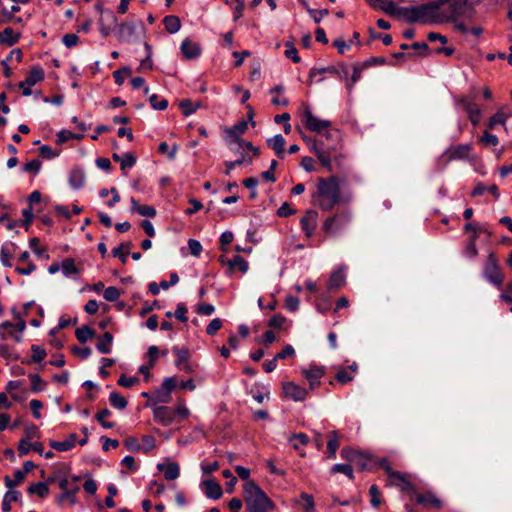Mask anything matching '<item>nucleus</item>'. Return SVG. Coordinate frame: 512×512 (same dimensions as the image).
Returning <instances> with one entry per match:
<instances>
[{
	"label": "nucleus",
	"mask_w": 512,
	"mask_h": 512,
	"mask_svg": "<svg viewBox=\"0 0 512 512\" xmlns=\"http://www.w3.org/2000/svg\"><path fill=\"white\" fill-rule=\"evenodd\" d=\"M172 351H173V353L177 357V360H176V363H175L176 366H180L183 363H187L188 356H189V352H188L187 348H185V347L180 348L178 346H174L172 348Z\"/></svg>",
	"instance_id": "nucleus-52"
},
{
	"label": "nucleus",
	"mask_w": 512,
	"mask_h": 512,
	"mask_svg": "<svg viewBox=\"0 0 512 512\" xmlns=\"http://www.w3.org/2000/svg\"><path fill=\"white\" fill-rule=\"evenodd\" d=\"M298 503L302 506L304 512H315V503L312 495L302 492Z\"/></svg>",
	"instance_id": "nucleus-40"
},
{
	"label": "nucleus",
	"mask_w": 512,
	"mask_h": 512,
	"mask_svg": "<svg viewBox=\"0 0 512 512\" xmlns=\"http://www.w3.org/2000/svg\"><path fill=\"white\" fill-rule=\"evenodd\" d=\"M76 338L80 343H86L94 337V331L89 326H82L76 330Z\"/></svg>",
	"instance_id": "nucleus-46"
},
{
	"label": "nucleus",
	"mask_w": 512,
	"mask_h": 512,
	"mask_svg": "<svg viewBox=\"0 0 512 512\" xmlns=\"http://www.w3.org/2000/svg\"><path fill=\"white\" fill-rule=\"evenodd\" d=\"M361 453L362 452L354 450L350 447H344L342 448L340 455L344 460H347L348 462L353 464L354 461L360 459Z\"/></svg>",
	"instance_id": "nucleus-50"
},
{
	"label": "nucleus",
	"mask_w": 512,
	"mask_h": 512,
	"mask_svg": "<svg viewBox=\"0 0 512 512\" xmlns=\"http://www.w3.org/2000/svg\"><path fill=\"white\" fill-rule=\"evenodd\" d=\"M181 52L186 59H195L201 54V47L198 43L186 38L181 43Z\"/></svg>",
	"instance_id": "nucleus-18"
},
{
	"label": "nucleus",
	"mask_w": 512,
	"mask_h": 512,
	"mask_svg": "<svg viewBox=\"0 0 512 512\" xmlns=\"http://www.w3.org/2000/svg\"><path fill=\"white\" fill-rule=\"evenodd\" d=\"M369 494L371 496V505L375 508H378L381 504V500H380V491L377 487V485H372L370 488H369Z\"/></svg>",
	"instance_id": "nucleus-62"
},
{
	"label": "nucleus",
	"mask_w": 512,
	"mask_h": 512,
	"mask_svg": "<svg viewBox=\"0 0 512 512\" xmlns=\"http://www.w3.org/2000/svg\"><path fill=\"white\" fill-rule=\"evenodd\" d=\"M284 91V87L282 85H277L275 87H273L271 90H270V93L273 94V93H276L277 96L276 97H273L271 99V103L273 105H277V106H287L289 104V101L288 99L283 96V95H280L282 92Z\"/></svg>",
	"instance_id": "nucleus-41"
},
{
	"label": "nucleus",
	"mask_w": 512,
	"mask_h": 512,
	"mask_svg": "<svg viewBox=\"0 0 512 512\" xmlns=\"http://www.w3.org/2000/svg\"><path fill=\"white\" fill-rule=\"evenodd\" d=\"M28 493L30 494H36L38 495L40 498H44L48 495L49 493V487L46 483L44 482H37V483H33L31 484L29 487H28Z\"/></svg>",
	"instance_id": "nucleus-42"
},
{
	"label": "nucleus",
	"mask_w": 512,
	"mask_h": 512,
	"mask_svg": "<svg viewBox=\"0 0 512 512\" xmlns=\"http://www.w3.org/2000/svg\"><path fill=\"white\" fill-rule=\"evenodd\" d=\"M484 275L486 279L496 286H500L503 281V277L499 271L497 259L494 254H489L485 267Z\"/></svg>",
	"instance_id": "nucleus-9"
},
{
	"label": "nucleus",
	"mask_w": 512,
	"mask_h": 512,
	"mask_svg": "<svg viewBox=\"0 0 512 512\" xmlns=\"http://www.w3.org/2000/svg\"><path fill=\"white\" fill-rule=\"evenodd\" d=\"M121 293L120 290L114 286H109L104 290L103 296L105 300L114 302L119 299Z\"/></svg>",
	"instance_id": "nucleus-58"
},
{
	"label": "nucleus",
	"mask_w": 512,
	"mask_h": 512,
	"mask_svg": "<svg viewBox=\"0 0 512 512\" xmlns=\"http://www.w3.org/2000/svg\"><path fill=\"white\" fill-rule=\"evenodd\" d=\"M149 102H150V105L155 109V110H165L167 107H168V101L166 99H160L158 97V95L156 94H153L149 97Z\"/></svg>",
	"instance_id": "nucleus-56"
},
{
	"label": "nucleus",
	"mask_w": 512,
	"mask_h": 512,
	"mask_svg": "<svg viewBox=\"0 0 512 512\" xmlns=\"http://www.w3.org/2000/svg\"><path fill=\"white\" fill-rule=\"evenodd\" d=\"M400 17L409 23H442L440 0L416 7H402Z\"/></svg>",
	"instance_id": "nucleus-3"
},
{
	"label": "nucleus",
	"mask_w": 512,
	"mask_h": 512,
	"mask_svg": "<svg viewBox=\"0 0 512 512\" xmlns=\"http://www.w3.org/2000/svg\"><path fill=\"white\" fill-rule=\"evenodd\" d=\"M388 475L392 484L400 487L402 490H407L411 486V483L400 472L388 471Z\"/></svg>",
	"instance_id": "nucleus-34"
},
{
	"label": "nucleus",
	"mask_w": 512,
	"mask_h": 512,
	"mask_svg": "<svg viewBox=\"0 0 512 512\" xmlns=\"http://www.w3.org/2000/svg\"><path fill=\"white\" fill-rule=\"evenodd\" d=\"M470 151L471 146L469 144H461L448 148L444 155L449 161L456 159H466L468 158Z\"/></svg>",
	"instance_id": "nucleus-16"
},
{
	"label": "nucleus",
	"mask_w": 512,
	"mask_h": 512,
	"mask_svg": "<svg viewBox=\"0 0 512 512\" xmlns=\"http://www.w3.org/2000/svg\"><path fill=\"white\" fill-rule=\"evenodd\" d=\"M230 270L238 269L243 274L248 271V262L240 255H235L231 260L227 261Z\"/></svg>",
	"instance_id": "nucleus-37"
},
{
	"label": "nucleus",
	"mask_w": 512,
	"mask_h": 512,
	"mask_svg": "<svg viewBox=\"0 0 512 512\" xmlns=\"http://www.w3.org/2000/svg\"><path fill=\"white\" fill-rule=\"evenodd\" d=\"M141 442H142V444H141L140 451H143L144 453L150 452L156 446V440L151 435H144L141 439Z\"/></svg>",
	"instance_id": "nucleus-57"
},
{
	"label": "nucleus",
	"mask_w": 512,
	"mask_h": 512,
	"mask_svg": "<svg viewBox=\"0 0 512 512\" xmlns=\"http://www.w3.org/2000/svg\"><path fill=\"white\" fill-rule=\"evenodd\" d=\"M131 211L136 212L142 216L153 218L156 216V210L149 205H141L134 198H131Z\"/></svg>",
	"instance_id": "nucleus-29"
},
{
	"label": "nucleus",
	"mask_w": 512,
	"mask_h": 512,
	"mask_svg": "<svg viewBox=\"0 0 512 512\" xmlns=\"http://www.w3.org/2000/svg\"><path fill=\"white\" fill-rule=\"evenodd\" d=\"M339 435L336 430H333L329 433V440L327 442V457L329 459L336 458V452L339 448Z\"/></svg>",
	"instance_id": "nucleus-30"
},
{
	"label": "nucleus",
	"mask_w": 512,
	"mask_h": 512,
	"mask_svg": "<svg viewBox=\"0 0 512 512\" xmlns=\"http://www.w3.org/2000/svg\"><path fill=\"white\" fill-rule=\"evenodd\" d=\"M222 325V320L220 318H215L206 327V333L213 336L222 328Z\"/></svg>",
	"instance_id": "nucleus-63"
},
{
	"label": "nucleus",
	"mask_w": 512,
	"mask_h": 512,
	"mask_svg": "<svg viewBox=\"0 0 512 512\" xmlns=\"http://www.w3.org/2000/svg\"><path fill=\"white\" fill-rule=\"evenodd\" d=\"M244 500L248 512H269L273 508L272 501L253 481H247L244 485Z\"/></svg>",
	"instance_id": "nucleus-4"
},
{
	"label": "nucleus",
	"mask_w": 512,
	"mask_h": 512,
	"mask_svg": "<svg viewBox=\"0 0 512 512\" xmlns=\"http://www.w3.org/2000/svg\"><path fill=\"white\" fill-rule=\"evenodd\" d=\"M85 181H86V175L82 168L76 167L71 170L68 182H69V185L73 189H75V190L81 189L84 186Z\"/></svg>",
	"instance_id": "nucleus-22"
},
{
	"label": "nucleus",
	"mask_w": 512,
	"mask_h": 512,
	"mask_svg": "<svg viewBox=\"0 0 512 512\" xmlns=\"http://www.w3.org/2000/svg\"><path fill=\"white\" fill-rule=\"evenodd\" d=\"M308 390L300 387L292 381L282 384V396L295 402L304 401L307 398Z\"/></svg>",
	"instance_id": "nucleus-10"
},
{
	"label": "nucleus",
	"mask_w": 512,
	"mask_h": 512,
	"mask_svg": "<svg viewBox=\"0 0 512 512\" xmlns=\"http://www.w3.org/2000/svg\"><path fill=\"white\" fill-rule=\"evenodd\" d=\"M163 24L168 33L174 34L181 28V22L178 16L169 15L164 17Z\"/></svg>",
	"instance_id": "nucleus-36"
},
{
	"label": "nucleus",
	"mask_w": 512,
	"mask_h": 512,
	"mask_svg": "<svg viewBox=\"0 0 512 512\" xmlns=\"http://www.w3.org/2000/svg\"><path fill=\"white\" fill-rule=\"evenodd\" d=\"M346 275L344 270L338 269L332 272L329 281H328V289L334 290L339 289L345 285Z\"/></svg>",
	"instance_id": "nucleus-27"
},
{
	"label": "nucleus",
	"mask_w": 512,
	"mask_h": 512,
	"mask_svg": "<svg viewBox=\"0 0 512 512\" xmlns=\"http://www.w3.org/2000/svg\"><path fill=\"white\" fill-rule=\"evenodd\" d=\"M352 222V212L350 209H341L333 215L328 216L323 224L322 230L330 237L342 235Z\"/></svg>",
	"instance_id": "nucleus-5"
},
{
	"label": "nucleus",
	"mask_w": 512,
	"mask_h": 512,
	"mask_svg": "<svg viewBox=\"0 0 512 512\" xmlns=\"http://www.w3.org/2000/svg\"><path fill=\"white\" fill-rule=\"evenodd\" d=\"M26 329V321L12 323L4 321L0 324V338L2 340L12 339L16 343H20L23 338V333Z\"/></svg>",
	"instance_id": "nucleus-7"
},
{
	"label": "nucleus",
	"mask_w": 512,
	"mask_h": 512,
	"mask_svg": "<svg viewBox=\"0 0 512 512\" xmlns=\"http://www.w3.org/2000/svg\"><path fill=\"white\" fill-rule=\"evenodd\" d=\"M478 251L476 248V236H472L469 242L467 243L465 249L463 250V255L466 258L473 259L477 256Z\"/></svg>",
	"instance_id": "nucleus-55"
},
{
	"label": "nucleus",
	"mask_w": 512,
	"mask_h": 512,
	"mask_svg": "<svg viewBox=\"0 0 512 512\" xmlns=\"http://www.w3.org/2000/svg\"><path fill=\"white\" fill-rule=\"evenodd\" d=\"M153 418L162 426H170L175 422V412L168 406H158L153 409Z\"/></svg>",
	"instance_id": "nucleus-13"
},
{
	"label": "nucleus",
	"mask_w": 512,
	"mask_h": 512,
	"mask_svg": "<svg viewBox=\"0 0 512 512\" xmlns=\"http://www.w3.org/2000/svg\"><path fill=\"white\" fill-rule=\"evenodd\" d=\"M113 336L110 332H105L97 343V350L102 354H109L112 350Z\"/></svg>",
	"instance_id": "nucleus-33"
},
{
	"label": "nucleus",
	"mask_w": 512,
	"mask_h": 512,
	"mask_svg": "<svg viewBox=\"0 0 512 512\" xmlns=\"http://www.w3.org/2000/svg\"><path fill=\"white\" fill-rule=\"evenodd\" d=\"M325 372L324 366L311 365L307 368H301V373L309 383V389L312 391L320 386Z\"/></svg>",
	"instance_id": "nucleus-8"
},
{
	"label": "nucleus",
	"mask_w": 512,
	"mask_h": 512,
	"mask_svg": "<svg viewBox=\"0 0 512 512\" xmlns=\"http://www.w3.org/2000/svg\"><path fill=\"white\" fill-rule=\"evenodd\" d=\"M61 270L66 277L79 273V269L76 267L75 261L72 258H66L63 260Z\"/></svg>",
	"instance_id": "nucleus-43"
},
{
	"label": "nucleus",
	"mask_w": 512,
	"mask_h": 512,
	"mask_svg": "<svg viewBox=\"0 0 512 512\" xmlns=\"http://www.w3.org/2000/svg\"><path fill=\"white\" fill-rule=\"evenodd\" d=\"M248 129V124L245 120L239 121L232 127L226 129L227 134L232 137L237 143H241L242 139L239 134H243Z\"/></svg>",
	"instance_id": "nucleus-31"
},
{
	"label": "nucleus",
	"mask_w": 512,
	"mask_h": 512,
	"mask_svg": "<svg viewBox=\"0 0 512 512\" xmlns=\"http://www.w3.org/2000/svg\"><path fill=\"white\" fill-rule=\"evenodd\" d=\"M203 491L210 499H219L222 496V488L219 483L214 480H205L202 482Z\"/></svg>",
	"instance_id": "nucleus-23"
},
{
	"label": "nucleus",
	"mask_w": 512,
	"mask_h": 512,
	"mask_svg": "<svg viewBox=\"0 0 512 512\" xmlns=\"http://www.w3.org/2000/svg\"><path fill=\"white\" fill-rule=\"evenodd\" d=\"M136 163V157L132 153H125L120 161V168L125 171L127 168H132Z\"/></svg>",
	"instance_id": "nucleus-59"
},
{
	"label": "nucleus",
	"mask_w": 512,
	"mask_h": 512,
	"mask_svg": "<svg viewBox=\"0 0 512 512\" xmlns=\"http://www.w3.org/2000/svg\"><path fill=\"white\" fill-rule=\"evenodd\" d=\"M335 378L338 382H340L342 384H346L348 382H351L353 380L354 376L348 369L342 368L336 373Z\"/></svg>",
	"instance_id": "nucleus-61"
},
{
	"label": "nucleus",
	"mask_w": 512,
	"mask_h": 512,
	"mask_svg": "<svg viewBox=\"0 0 512 512\" xmlns=\"http://www.w3.org/2000/svg\"><path fill=\"white\" fill-rule=\"evenodd\" d=\"M442 23H454V29L462 34L468 33V27L460 20H472L475 7L469 0H440Z\"/></svg>",
	"instance_id": "nucleus-2"
},
{
	"label": "nucleus",
	"mask_w": 512,
	"mask_h": 512,
	"mask_svg": "<svg viewBox=\"0 0 512 512\" xmlns=\"http://www.w3.org/2000/svg\"><path fill=\"white\" fill-rule=\"evenodd\" d=\"M367 3L374 9L381 10L391 16L400 17L402 7L392 0H366Z\"/></svg>",
	"instance_id": "nucleus-14"
},
{
	"label": "nucleus",
	"mask_w": 512,
	"mask_h": 512,
	"mask_svg": "<svg viewBox=\"0 0 512 512\" xmlns=\"http://www.w3.org/2000/svg\"><path fill=\"white\" fill-rule=\"evenodd\" d=\"M32 360L34 362H41L46 357V351L38 345H32Z\"/></svg>",
	"instance_id": "nucleus-64"
},
{
	"label": "nucleus",
	"mask_w": 512,
	"mask_h": 512,
	"mask_svg": "<svg viewBox=\"0 0 512 512\" xmlns=\"http://www.w3.org/2000/svg\"><path fill=\"white\" fill-rule=\"evenodd\" d=\"M302 122L305 127L312 132L319 134L324 132L323 136L326 138V140H338V131L329 130L331 127V122L329 120H323L316 117L308 106L304 107L302 113Z\"/></svg>",
	"instance_id": "nucleus-6"
},
{
	"label": "nucleus",
	"mask_w": 512,
	"mask_h": 512,
	"mask_svg": "<svg viewBox=\"0 0 512 512\" xmlns=\"http://www.w3.org/2000/svg\"><path fill=\"white\" fill-rule=\"evenodd\" d=\"M177 386V381L174 377H167L163 380L161 389L162 391L157 394V402L166 403L168 401L170 393Z\"/></svg>",
	"instance_id": "nucleus-20"
},
{
	"label": "nucleus",
	"mask_w": 512,
	"mask_h": 512,
	"mask_svg": "<svg viewBox=\"0 0 512 512\" xmlns=\"http://www.w3.org/2000/svg\"><path fill=\"white\" fill-rule=\"evenodd\" d=\"M79 491V487H75L73 490L64 491L62 494L58 497V503L64 504L68 502L71 505L76 504V493Z\"/></svg>",
	"instance_id": "nucleus-47"
},
{
	"label": "nucleus",
	"mask_w": 512,
	"mask_h": 512,
	"mask_svg": "<svg viewBox=\"0 0 512 512\" xmlns=\"http://www.w3.org/2000/svg\"><path fill=\"white\" fill-rule=\"evenodd\" d=\"M307 143L309 145L310 150L315 154L318 155L322 151H324L327 147H329V144H326L324 140L322 139H314V140H307Z\"/></svg>",
	"instance_id": "nucleus-54"
},
{
	"label": "nucleus",
	"mask_w": 512,
	"mask_h": 512,
	"mask_svg": "<svg viewBox=\"0 0 512 512\" xmlns=\"http://www.w3.org/2000/svg\"><path fill=\"white\" fill-rule=\"evenodd\" d=\"M269 148L274 150L275 154L283 159L285 157V138L281 134H277L274 137L267 140Z\"/></svg>",
	"instance_id": "nucleus-26"
},
{
	"label": "nucleus",
	"mask_w": 512,
	"mask_h": 512,
	"mask_svg": "<svg viewBox=\"0 0 512 512\" xmlns=\"http://www.w3.org/2000/svg\"><path fill=\"white\" fill-rule=\"evenodd\" d=\"M76 440H77V435L75 433H72L64 441H51L50 446H51V448H53L57 451L65 452V451L72 449L75 446Z\"/></svg>",
	"instance_id": "nucleus-28"
},
{
	"label": "nucleus",
	"mask_w": 512,
	"mask_h": 512,
	"mask_svg": "<svg viewBox=\"0 0 512 512\" xmlns=\"http://www.w3.org/2000/svg\"><path fill=\"white\" fill-rule=\"evenodd\" d=\"M318 224V212L315 210H308L300 219V226L307 238H311Z\"/></svg>",
	"instance_id": "nucleus-12"
},
{
	"label": "nucleus",
	"mask_w": 512,
	"mask_h": 512,
	"mask_svg": "<svg viewBox=\"0 0 512 512\" xmlns=\"http://www.w3.org/2000/svg\"><path fill=\"white\" fill-rule=\"evenodd\" d=\"M340 184L337 176L319 178L312 194L313 203L323 211H330L339 203L349 201L351 197L342 195Z\"/></svg>",
	"instance_id": "nucleus-1"
},
{
	"label": "nucleus",
	"mask_w": 512,
	"mask_h": 512,
	"mask_svg": "<svg viewBox=\"0 0 512 512\" xmlns=\"http://www.w3.org/2000/svg\"><path fill=\"white\" fill-rule=\"evenodd\" d=\"M331 473H333V474L342 473V474L346 475L349 479L354 478L353 468L350 464H343V463L335 464L331 468Z\"/></svg>",
	"instance_id": "nucleus-49"
},
{
	"label": "nucleus",
	"mask_w": 512,
	"mask_h": 512,
	"mask_svg": "<svg viewBox=\"0 0 512 512\" xmlns=\"http://www.w3.org/2000/svg\"><path fill=\"white\" fill-rule=\"evenodd\" d=\"M416 502L425 508H436L439 509L442 505L440 499H438L433 493L426 492L419 494L416 497Z\"/></svg>",
	"instance_id": "nucleus-24"
},
{
	"label": "nucleus",
	"mask_w": 512,
	"mask_h": 512,
	"mask_svg": "<svg viewBox=\"0 0 512 512\" xmlns=\"http://www.w3.org/2000/svg\"><path fill=\"white\" fill-rule=\"evenodd\" d=\"M288 442L295 450H299L300 446L308 445L309 437L305 433H294L288 437Z\"/></svg>",
	"instance_id": "nucleus-38"
},
{
	"label": "nucleus",
	"mask_w": 512,
	"mask_h": 512,
	"mask_svg": "<svg viewBox=\"0 0 512 512\" xmlns=\"http://www.w3.org/2000/svg\"><path fill=\"white\" fill-rule=\"evenodd\" d=\"M110 404L119 410H123L127 407V400L120 395L118 392H112L109 396Z\"/></svg>",
	"instance_id": "nucleus-48"
},
{
	"label": "nucleus",
	"mask_w": 512,
	"mask_h": 512,
	"mask_svg": "<svg viewBox=\"0 0 512 512\" xmlns=\"http://www.w3.org/2000/svg\"><path fill=\"white\" fill-rule=\"evenodd\" d=\"M458 104L465 110L472 125L477 126L482 118V112L474 100L463 97L458 100Z\"/></svg>",
	"instance_id": "nucleus-11"
},
{
	"label": "nucleus",
	"mask_w": 512,
	"mask_h": 512,
	"mask_svg": "<svg viewBox=\"0 0 512 512\" xmlns=\"http://www.w3.org/2000/svg\"><path fill=\"white\" fill-rule=\"evenodd\" d=\"M118 38L122 42H133L136 38V25L134 22H123L119 25Z\"/></svg>",
	"instance_id": "nucleus-15"
},
{
	"label": "nucleus",
	"mask_w": 512,
	"mask_h": 512,
	"mask_svg": "<svg viewBox=\"0 0 512 512\" xmlns=\"http://www.w3.org/2000/svg\"><path fill=\"white\" fill-rule=\"evenodd\" d=\"M508 118L509 113H506L503 109H500L490 117L488 122V128L494 129L497 125L505 126Z\"/></svg>",
	"instance_id": "nucleus-35"
},
{
	"label": "nucleus",
	"mask_w": 512,
	"mask_h": 512,
	"mask_svg": "<svg viewBox=\"0 0 512 512\" xmlns=\"http://www.w3.org/2000/svg\"><path fill=\"white\" fill-rule=\"evenodd\" d=\"M111 415V411L107 408L100 410L95 419L100 423L104 429H112L115 426L114 422L106 421L105 419Z\"/></svg>",
	"instance_id": "nucleus-44"
},
{
	"label": "nucleus",
	"mask_w": 512,
	"mask_h": 512,
	"mask_svg": "<svg viewBox=\"0 0 512 512\" xmlns=\"http://www.w3.org/2000/svg\"><path fill=\"white\" fill-rule=\"evenodd\" d=\"M336 151V144H332L327 147L324 151L316 155L321 165L326 169L327 172H333L332 165V153Z\"/></svg>",
	"instance_id": "nucleus-25"
},
{
	"label": "nucleus",
	"mask_w": 512,
	"mask_h": 512,
	"mask_svg": "<svg viewBox=\"0 0 512 512\" xmlns=\"http://www.w3.org/2000/svg\"><path fill=\"white\" fill-rule=\"evenodd\" d=\"M44 79V70L39 65L32 67L29 71L25 80L19 82V88H24V86H34L37 83L41 82Z\"/></svg>",
	"instance_id": "nucleus-17"
},
{
	"label": "nucleus",
	"mask_w": 512,
	"mask_h": 512,
	"mask_svg": "<svg viewBox=\"0 0 512 512\" xmlns=\"http://www.w3.org/2000/svg\"><path fill=\"white\" fill-rule=\"evenodd\" d=\"M24 478H25V472H23L22 470H17V471L14 472V478L13 479H11L9 476L5 477V485L9 489H11L14 486L19 485L20 483H22Z\"/></svg>",
	"instance_id": "nucleus-53"
},
{
	"label": "nucleus",
	"mask_w": 512,
	"mask_h": 512,
	"mask_svg": "<svg viewBox=\"0 0 512 512\" xmlns=\"http://www.w3.org/2000/svg\"><path fill=\"white\" fill-rule=\"evenodd\" d=\"M157 469L163 472L165 479L169 481L177 479L180 475V467L176 462L167 461L159 463Z\"/></svg>",
	"instance_id": "nucleus-19"
},
{
	"label": "nucleus",
	"mask_w": 512,
	"mask_h": 512,
	"mask_svg": "<svg viewBox=\"0 0 512 512\" xmlns=\"http://www.w3.org/2000/svg\"><path fill=\"white\" fill-rule=\"evenodd\" d=\"M201 104L199 102H193L190 99H184L179 103V107L182 110L184 116H190L195 113Z\"/></svg>",
	"instance_id": "nucleus-39"
},
{
	"label": "nucleus",
	"mask_w": 512,
	"mask_h": 512,
	"mask_svg": "<svg viewBox=\"0 0 512 512\" xmlns=\"http://www.w3.org/2000/svg\"><path fill=\"white\" fill-rule=\"evenodd\" d=\"M17 249V245L13 242H5L0 249V261L3 266L11 267V259Z\"/></svg>",
	"instance_id": "nucleus-21"
},
{
	"label": "nucleus",
	"mask_w": 512,
	"mask_h": 512,
	"mask_svg": "<svg viewBox=\"0 0 512 512\" xmlns=\"http://www.w3.org/2000/svg\"><path fill=\"white\" fill-rule=\"evenodd\" d=\"M480 142L486 146H497L499 143L498 137L494 134H491L489 131H484L483 135L480 138Z\"/></svg>",
	"instance_id": "nucleus-60"
},
{
	"label": "nucleus",
	"mask_w": 512,
	"mask_h": 512,
	"mask_svg": "<svg viewBox=\"0 0 512 512\" xmlns=\"http://www.w3.org/2000/svg\"><path fill=\"white\" fill-rule=\"evenodd\" d=\"M29 380L31 383V390L33 392H40L45 389L46 382L38 374H30Z\"/></svg>",
	"instance_id": "nucleus-51"
},
{
	"label": "nucleus",
	"mask_w": 512,
	"mask_h": 512,
	"mask_svg": "<svg viewBox=\"0 0 512 512\" xmlns=\"http://www.w3.org/2000/svg\"><path fill=\"white\" fill-rule=\"evenodd\" d=\"M20 39V35L15 33V31L11 28H5L0 32V43L6 44L8 46L15 45Z\"/></svg>",
	"instance_id": "nucleus-32"
},
{
	"label": "nucleus",
	"mask_w": 512,
	"mask_h": 512,
	"mask_svg": "<svg viewBox=\"0 0 512 512\" xmlns=\"http://www.w3.org/2000/svg\"><path fill=\"white\" fill-rule=\"evenodd\" d=\"M130 247L131 242L122 243L119 247H116L112 250V254L115 257H119L121 262L125 264L127 262V256L129 255Z\"/></svg>",
	"instance_id": "nucleus-45"
}]
</instances>
